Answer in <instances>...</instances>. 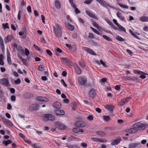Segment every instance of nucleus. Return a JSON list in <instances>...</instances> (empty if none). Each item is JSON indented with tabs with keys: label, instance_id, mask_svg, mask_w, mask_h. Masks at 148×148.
Returning a JSON list of instances; mask_svg holds the SVG:
<instances>
[{
	"label": "nucleus",
	"instance_id": "nucleus-60",
	"mask_svg": "<svg viewBox=\"0 0 148 148\" xmlns=\"http://www.w3.org/2000/svg\"><path fill=\"white\" fill-rule=\"evenodd\" d=\"M34 47L36 49L39 51L40 50V49L39 47H38L35 44H34L33 45Z\"/></svg>",
	"mask_w": 148,
	"mask_h": 148
},
{
	"label": "nucleus",
	"instance_id": "nucleus-39",
	"mask_svg": "<svg viewBox=\"0 0 148 148\" xmlns=\"http://www.w3.org/2000/svg\"><path fill=\"white\" fill-rule=\"evenodd\" d=\"M16 47L18 50L21 51L22 52H23V50L22 48L19 45H16Z\"/></svg>",
	"mask_w": 148,
	"mask_h": 148
},
{
	"label": "nucleus",
	"instance_id": "nucleus-13",
	"mask_svg": "<svg viewBox=\"0 0 148 148\" xmlns=\"http://www.w3.org/2000/svg\"><path fill=\"white\" fill-rule=\"evenodd\" d=\"M104 107L108 110L110 112H112L114 108V106L112 105H106L104 106Z\"/></svg>",
	"mask_w": 148,
	"mask_h": 148
},
{
	"label": "nucleus",
	"instance_id": "nucleus-2",
	"mask_svg": "<svg viewBox=\"0 0 148 148\" xmlns=\"http://www.w3.org/2000/svg\"><path fill=\"white\" fill-rule=\"evenodd\" d=\"M148 125L147 123H142L140 122H138L134 124V127L136 128L137 131L139 129L141 128L145 129Z\"/></svg>",
	"mask_w": 148,
	"mask_h": 148
},
{
	"label": "nucleus",
	"instance_id": "nucleus-7",
	"mask_svg": "<svg viewBox=\"0 0 148 148\" xmlns=\"http://www.w3.org/2000/svg\"><path fill=\"white\" fill-rule=\"evenodd\" d=\"M131 98V97H128L125 98H124L120 102L119 104L121 106H123Z\"/></svg>",
	"mask_w": 148,
	"mask_h": 148
},
{
	"label": "nucleus",
	"instance_id": "nucleus-41",
	"mask_svg": "<svg viewBox=\"0 0 148 148\" xmlns=\"http://www.w3.org/2000/svg\"><path fill=\"white\" fill-rule=\"evenodd\" d=\"M103 119L104 120L106 121H108L110 119V118L109 116H103Z\"/></svg>",
	"mask_w": 148,
	"mask_h": 148
},
{
	"label": "nucleus",
	"instance_id": "nucleus-57",
	"mask_svg": "<svg viewBox=\"0 0 148 148\" xmlns=\"http://www.w3.org/2000/svg\"><path fill=\"white\" fill-rule=\"evenodd\" d=\"M21 80L19 78L17 79L16 80L14 81V82L16 84H18L21 83Z\"/></svg>",
	"mask_w": 148,
	"mask_h": 148
},
{
	"label": "nucleus",
	"instance_id": "nucleus-34",
	"mask_svg": "<svg viewBox=\"0 0 148 148\" xmlns=\"http://www.w3.org/2000/svg\"><path fill=\"white\" fill-rule=\"evenodd\" d=\"M2 26L3 28L4 29H9V27L8 26V23H6L5 24H2Z\"/></svg>",
	"mask_w": 148,
	"mask_h": 148
},
{
	"label": "nucleus",
	"instance_id": "nucleus-21",
	"mask_svg": "<svg viewBox=\"0 0 148 148\" xmlns=\"http://www.w3.org/2000/svg\"><path fill=\"white\" fill-rule=\"evenodd\" d=\"M65 26L68 29L72 31L74 29V26L73 25H71L69 23L66 24Z\"/></svg>",
	"mask_w": 148,
	"mask_h": 148
},
{
	"label": "nucleus",
	"instance_id": "nucleus-5",
	"mask_svg": "<svg viewBox=\"0 0 148 148\" xmlns=\"http://www.w3.org/2000/svg\"><path fill=\"white\" fill-rule=\"evenodd\" d=\"M78 82L80 85H84L86 82V78L85 77H79L78 78Z\"/></svg>",
	"mask_w": 148,
	"mask_h": 148
},
{
	"label": "nucleus",
	"instance_id": "nucleus-52",
	"mask_svg": "<svg viewBox=\"0 0 148 148\" xmlns=\"http://www.w3.org/2000/svg\"><path fill=\"white\" fill-rule=\"evenodd\" d=\"M81 145L83 147L86 148L87 147V144L84 143L82 142L81 144Z\"/></svg>",
	"mask_w": 148,
	"mask_h": 148
},
{
	"label": "nucleus",
	"instance_id": "nucleus-56",
	"mask_svg": "<svg viewBox=\"0 0 148 148\" xmlns=\"http://www.w3.org/2000/svg\"><path fill=\"white\" fill-rule=\"evenodd\" d=\"M21 11L19 10L17 18L18 20H20L21 18Z\"/></svg>",
	"mask_w": 148,
	"mask_h": 148
},
{
	"label": "nucleus",
	"instance_id": "nucleus-19",
	"mask_svg": "<svg viewBox=\"0 0 148 148\" xmlns=\"http://www.w3.org/2000/svg\"><path fill=\"white\" fill-rule=\"evenodd\" d=\"M0 45L2 51L3 52H4L5 51V47L3 44V39L1 36H0Z\"/></svg>",
	"mask_w": 148,
	"mask_h": 148
},
{
	"label": "nucleus",
	"instance_id": "nucleus-26",
	"mask_svg": "<svg viewBox=\"0 0 148 148\" xmlns=\"http://www.w3.org/2000/svg\"><path fill=\"white\" fill-rule=\"evenodd\" d=\"M140 20L143 22H148V16H143L139 19Z\"/></svg>",
	"mask_w": 148,
	"mask_h": 148
},
{
	"label": "nucleus",
	"instance_id": "nucleus-46",
	"mask_svg": "<svg viewBox=\"0 0 148 148\" xmlns=\"http://www.w3.org/2000/svg\"><path fill=\"white\" fill-rule=\"evenodd\" d=\"M7 60L8 63L9 65H11L12 63L10 57L9 56H7Z\"/></svg>",
	"mask_w": 148,
	"mask_h": 148
},
{
	"label": "nucleus",
	"instance_id": "nucleus-3",
	"mask_svg": "<svg viewBox=\"0 0 148 148\" xmlns=\"http://www.w3.org/2000/svg\"><path fill=\"white\" fill-rule=\"evenodd\" d=\"M44 120L47 121H53L55 119V117L53 115L50 114H46L44 115Z\"/></svg>",
	"mask_w": 148,
	"mask_h": 148
},
{
	"label": "nucleus",
	"instance_id": "nucleus-42",
	"mask_svg": "<svg viewBox=\"0 0 148 148\" xmlns=\"http://www.w3.org/2000/svg\"><path fill=\"white\" fill-rule=\"evenodd\" d=\"M32 145L34 148H40V146L36 143L33 144Z\"/></svg>",
	"mask_w": 148,
	"mask_h": 148
},
{
	"label": "nucleus",
	"instance_id": "nucleus-23",
	"mask_svg": "<svg viewBox=\"0 0 148 148\" xmlns=\"http://www.w3.org/2000/svg\"><path fill=\"white\" fill-rule=\"evenodd\" d=\"M140 144V143H132L129 145V148H135Z\"/></svg>",
	"mask_w": 148,
	"mask_h": 148
},
{
	"label": "nucleus",
	"instance_id": "nucleus-4",
	"mask_svg": "<svg viewBox=\"0 0 148 148\" xmlns=\"http://www.w3.org/2000/svg\"><path fill=\"white\" fill-rule=\"evenodd\" d=\"M96 0L104 7H107L108 6L110 8H114L113 7L110 5L108 4L107 3L104 1H103V0Z\"/></svg>",
	"mask_w": 148,
	"mask_h": 148
},
{
	"label": "nucleus",
	"instance_id": "nucleus-35",
	"mask_svg": "<svg viewBox=\"0 0 148 148\" xmlns=\"http://www.w3.org/2000/svg\"><path fill=\"white\" fill-rule=\"evenodd\" d=\"M76 73L78 75L81 74V71L80 68L78 67H77L75 69Z\"/></svg>",
	"mask_w": 148,
	"mask_h": 148
},
{
	"label": "nucleus",
	"instance_id": "nucleus-1",
	"mask_svg": "<svg viewBox=\"0 0 148 148\" xmlns=\"http://www.w3.org/2000/svg\"><path fill=\"white\" fill-rule=\"evenodd\" d=\"M53 28V31L56 36L57 38H60L62 35V26L55 23Z\"/></svg>",
	"mask_w": 148,
	"mask_h": 148
},
{
	"label": "nucleus",
	"instance_id": "nucleus-43",
	"mask_svg": "<svg viewBox=\"0 0 148 148\" xmlns=\"http://www.w3.org/2000/svg\"><path fill=\"white\" fill-rule=\"evenodd\" d=\"M44 69V66L43 65H40L38 67V70L39 71H43Z\"/></svg>",
	"mask_w": 148,
	"mask_h": 148
},
{
	"label": "nucleus",
	"instance_id": "nucleus-54",
	"mask_svg": "<svg viewBox=\"0 0 148 148\" xmlns=\"http://www.w3.org/2000/svg\"><path fill=\"white\" fill-rule=\"evenodd\" d=\"M90 28L94 32L96 33L97 34H99V32L96 30V29L91 27H90Z\"/></svg>",
	"mask_w": 148,
	"mask_h": 148
},
{
	"label": "nucleus",
	"instance_id": "nucleus-9",
	"mask_svg": "<svg viewBox=\"0 0 148 148\" xmlns=\"http://www.w3.org/2000/svg\"><path fill=\"white\" fill-rule=\"evenodd\" d=\"M56 127L58 128L63 130L66 129V127L63 124L59 123H56L55 124Z\"/></svg>",
	"mask_w": 148,
	"mask_h": 148
},
{
	"label": "nucleus",
	"instance_id": "nucleus-48",
	"mask_svg": "<svg viewBox=\"0 0 148 148\" xmlns=\"http://www.w3.org/2000/svg\"><path fill=\"white\" fill-rule=\"evenodd\" d=\"M134 73L135 74H141L143 72L140 71H138L137 70H134Z\"/></svg>",
	"mask_w": 148,
	"mask_h": 148
},
{
	"label": "nucleus",
	"instance_id": "nucleus-24",
	"mask_svg": "<svg viewBox=\"0 0 148 148\" xmlns=\"http://www.w3.org/2000/svg\"><path fill=\"white\" fill-rule=\"evenodd\" d=\"M12 141L10 140H3L2 142V144L3 145L6 147L8 144L11 143Z\"/></svg>",
	"mask_w": 148,
	"mask_h": 148
},
{
	"label": "nucleus",
	"instance_id": "nucleus-8",
	"mask_svg": "<svg viewBox=\"0 0 148 148\" xmlns=\"http://www.w3.org/2000/svg\"><path fill=\"white\" fill-rule=\"evenodd\" d=\"M74 125L78 127H82L85 126L86 124L84 122L80 121L76 122L74 123Z\"/></svg>",
	"mask_w": 148,
	"mask_h": 148
},
{
	"label": "nucleus",
	"instance_id": "nucleus-12",
	"mask_svg": "<svg viewBox=\"0 0 148 148\" xmlns=\"http://www.w3.org/2000/svg\"><path fill=\"white\" fill-rule=\"evenodd\" d=\"M125 132H127L129 133H134L137 132L136 128L134 127V124L132 125V128H131L128 130H126Z\"/></svg>",
	"mask_w": 148,
	"mask_h": 148
},
{
	"label": "nucleus",
	"instance_id": "nucleus-53",
	"mask_svg": "<svg viewBox=\"0 0 148 148\" xmlns=\"http://www.w3.org/2000/svg\"><path fill=\"white\" fill-rule=\"evenodd\" d=\"M107 22L112 27H113V26H114L113 24L111 21L109 20H108L107 21Z\"/></svg>",
	"mask_w": 148,
	"mask_h": 148
},
{
	"label": "nucleus",
	"instance_id": "nucleus-36",
	"mask_svg": "<svg viewBox=\"0 0 148 148\" xmlns=\"http://www.w3.org/2000/svg\"><path fill=\"white\" fill-rule=\"evenodd\" d=\"M116 39L119 41H124L123 38L119 36H116Z\"/></svg>",
	"mask_w": 148,
	"mask_h": 148
},
{
	"label": "nucleus",
	"instance_id": "nucleus-15",
	"mask_svg": "<svg viewBox=\"0 0 148 148\" xmlns=\"http://www.w3.org/2000/svg\"><path fill=\"white\" fill-rule=\"evenodd\" d=\"M117 17L120 19V20L125 22V18L122 15L121 13L119 12H117L116 14Z\"/></svg>",
	"mask_w": 148,
	"mask_h": 148
},
{
	"label": "nucleus",
	"instance_id": "nucleus-59",
	"mask_svg": "<svg viewBox=\"0 0 148 148\" xmlns=\"http://www.w3.org/2000/svg\"><path fill=\"white\" fill-rule=\"evenodd\" d=\"M11 100L12 101H14L16 100V97L14 95H12L10 97Z\"/></svg>",
	"mask_w": 148,
	"mask_h": 148
},
{
	"label": "nucleus",
	"instance_id": "nucleus-61",
	"mask_svg": "<svg viewBox=\"0 0 148 148\" xmlns=\"http://www.w3.org/2000/svg\"><path fill=\"white\" fill-rule=\"evenodd\" d=\"M34 13L35 16L36 17H37L38 16V13L36 10H35L34 11Z\"/></svg>",
	"mask_w": 148,
	"mask_h": 148
},
{
	"label": "nucleus",
	"instance_id": "nucleus-31",
	"mask_svg": "<svg viewBox=\"0 0 148 148\" xmlns=\"http://www.w3.org/2000/svg\"><path fill=\"white\" fill-rule=\"evenodd\" d=\"M60 59L63 62L66 64L69 63V60L66 58H62Z\"/></svg>",
	"mask_w": 148,
	"mask_h": 148
},
{
	"label": "nucleus",
	"instance_id": "nucleus-17",
	"mask_svg": "<svg viewBox=\"0 0 148 148\" xmlns=\"http://www.w3.org/2000/svg\"><path fill=\"white\" fill-rule=\"evenodd\" d=\"M64 112L62 110L58 109L56 110L55 114L56 115H64Z\"/></svg>",
	"mask_w": 148,
	"mask_h": 148
},
{
	"label": "nucleus",
	"instance_id": "nucleus-11",
	"mask_svg": "<svg viewBox=\"0 0 148 148\" xmlns=\"http://www.w3.org/2000/svg\"><path fill=\"white\" fill-rule=\"evenodd\" d=\"M39 108V105L37 104H34L30 106L29 108V110L31 111L33 110H37Z\"/></svg>",
	"mask_w": 148,
	"mask_h": 148
},
{
	"label": "nucleus",
	"instance_id": "nucleus-6",
	"mask_svg": "<svg viewBox=\"0 0 148 148\" xmlns=\"http://www.w3.org/2000/svg\"><path fill=\"white\" fill-rule=\"evenodd\" d=\"M0 83L1 84L6 86L9 87L10 86L8 80L6 78H2L0 79Z\"/></svg>",
	"mask_w": 148,
	"mask_h": 148
},
{
	"label": "nucleus",
	"instance_id": "nucleus-58",
	"mask_svg": "<svg viewBox=\"0 0 148 148\" xmlns=\"http://www.w3.org/2000/svg\"><path fill=\"white\" fill-rule=\"evenodd\" d=\"M61 82L62 83L63 85L65 87H66L67 86V85L65 83L64 80L63 79H62L61 80Z\"/></svg>",
	"mask_w": 148,
	"mask_h": 148
},
{
	"label": "nucleus",
	"instance_id": "nucleus-62",
	"mask_svg": "<svg viewBox=\"0 0 148 148\" xmlns=\"http://www.w3.org/2000/svg\"><path fill=\"white\" fill-rule=\"evenodd\" d=\"M75 9V13L77 14L79 13L80 12L79 10L77 8H76Z\"/></svg>",
	"mask_w": 148,
	"mask_h": 148
},
{
	"label": "nucleus",
	"instance_id": "nucleus-27",
	"mask_svg": "<svg viewBox=\"0 0 148 148\" xmlns=\"http://www.w3.org/2000/svg\"><path fill=\"white\" fill-rule=\"evenodd\" d=\"M13 37L11 35H9L7 36L5 39V42H8L10 41L12 39Z\"/></svg>",
	"mask_w": 148,
	"mask_h": 148
},
{
	"label": "nucleus",
	"instance_id": "nucleus-55",
	"mask_svg": "<svg viewBox=\"0 0 148 148\" xmlns=\"http://www.w3.org/2000/svg\"><path fill=\"white\" fill-rule=\"evenodd\" d=\"M25 53L26 56H27L29 53V50L26 48H25Z\"/></svg>",
	"mask_w": 148,
	"mask_h": 148
},
{
	"label": "nucleus",
	"instance_id": "nucleus-51",
	"mask_svg": "<svg viewBox=\"0 0 148 148\" xmlns=\"http://www.w3.org/2000/svg\"><path fill=\"white\" fill-rule=\"evenodd\" d=\"M87 119L89 121L92 120L93 119V116L91 115L88 116L87 118Z\"/></svg>",
	"mask_w": 148,
	"mask_h": 148
},
{
	"label": "nucleus",
	"instance_id": "nucleus-16",
	"mask_svg": "<svg viewBox=\"0 0 148 148\" xmlns=\"http://www.w3.org/2000/svg\"><path fill=\"white\" fill-rule=\"evenodd\" d=\"M36 99L38 101L45 102H47L49 101V99L47 98L44 97H36Z\"/></svg>",
	"mask_w": 148,
	"mask_h": 148
},
{
	"label": "nucleus",
	"instance_id": "nucleus-38",
	"mask_svg": "<svg viewBox=\"0 0 148 148\" xmlns=\"http://www.w3.org/2000/svg\"><path fill=\"white\" fill-rule=\"evenodd\" d=\"M118 4L122 8H123L125 9H127L128 8V7L127 5H124V4H122L121 3H118Z\"/></svg>",
	"mask_w": 148,
	"mask_h": 148
},
{
	"label": "nucleus",
	"instance_id": "nucleus-28",
	"mask_svg": "<svg viewBox=\"0 0 148 148\" xmlns=\"http://www.w3.org/2000/svg\"><path fill=\"white\" fill-rule=\"evenodd\" d=\"M96 134L101 136L103 137L106 135V133L102 131H97L96 132Z\"/></svg>",
	"mask_w": 148,
	"mask_h": 148
},
{
	"label": "nucleus",
	"instance_id": "nucleus-18",
	"mask_svg": "<svg viewBox=\"0 0 148 148\" xmlns=\"http://www.w3.org/2000/svg\"><path fill=\"white\" fill-rule=\"evenodd\" d=\"M83 49L84 50L86 51L88 53L94 55H96L95 53L90 48L87 47H84Z\"/></svg>",
	"mask_w": 148,
	"mask_h": 148
},
{
	"label": "nucleus",
	"instance_id": "nucleus-30",
	"mask_svg": "<svg viewBox=\"0 0 148 148\" xmlns=\"http://www.w3.org/2000/svg\"><path fill=\"white\" fill-rule=\"evenodd\" d=\"M65 46H66V47H67L69 49H70L71 50H73V51H75L76 50V48H73L72 47L71 45H69V44H66L65 45Z\"/></svg>",
	"mask_w": 148,
	"mask_h": 148
},
{
	"label": "nucleus",
	"instance_id": "nucleus-32",
	"mask_svg": "<svg viewBox=\"0 0 148 148\" xmlns=\"http://www.w3.org/2000/svg\"><path fill=\"white\" fill-rule=\"evenodd\" d=\"M55 4L56 7L58 9L60 8V4L58 1L56 0L55 1Z\"/></svg>",
	"mask_w": 148,
	"mask_h": 148
},
{
	"label": "nucleus",
	"instance_id": "nucleus-25",
	"mask_svg": "<svg viewBox=\"0 0 148 148\" xmlns=\"http://www.w3.org/2000/svg\"><path fill=\"white\" fill-rule=\"evenodd\" d=\"M121 140V139L120 138L116 139L112 142L111 144L112 145H117L120 143Z\"/></svg>",
	"mask_w": 148,
	"mask_h": 148
},
{
	"label": "nucleus",
	"instance_id": "nucleus-37",
	"mask_svg": "<svg viewBox=\"0 0 148 148\" xmlns=\"http://www.w3.org/2000/svg\"><path fill=\"white\" fill-rule=\"evenodd\" d=\"M102 37L107 41H112V40L110 38L106 35H103Z\"/></svg>",
	"mask_w": 148,
	"mask_h": 148
},
{
	"label": "nucleus",
	"instance_id": "nucleus-50",
	"mask_svg": "<svg viewBox=\"0 0 148 148\" xmlns=\"http://www.w3.org/2000/svg\"><path fill=\"white\" fill-rule=\"evenodd\" d=\"M92 0H86L84 2V3L85 4H90L91 3Z\"/></svg>",
	"mask_w": 148,
	"mask_h": 148
},
{
	"label": "nucleus",
	"instance_id": "nucleus-47",
	"mask_svg": "<svg viewBox=\"0 0 148 148\" xmlns=\"http://www.w3.org/2000/svg\"><path fill=\"white\" fill-rule=\"evenodd\" d=\"M92 25L94 26V27L98 28L99 27V26L98 25V24L95 22H93L92 23Z\"/></svg>",
	"mask_w": 148,
	"mask_h": 148
},
{
	"label": "nucleus",
	"instance_id": "nucleus-33",
	"mask_svg": "<svg viewBox=\"0 0 148 148\" xmlns=\"http://www.w3.org/2000/svg\"><path fill=\"white\" fill-rule=\"evenodd\" d=\"M117 26L121 31H123L124 32H126L125 29L120 24H119Z\"/></svg>",
	"mask_w": 148,
	"mask_h": 148
},
{
	"label": "nucleus",
	"instance_id": "nucleus-20",
	"mask_svg": "<svg viewBox=\"0 0 148 148\" xmlns=\"http://www.w3.org/2000/svg\"><path fill=\"white\" fill-rule=\"evenodd\" d=\"M88 94L90 97H93L96 95L95 90L93 89H91L89 91Z\"/></svg>",
	"mask_w": 148,
	"mask_h": 148
},
{
	"label": "nucleus",
	"instance_id": "nucleus-44",
	"mask_svg": "<svg viewBox=\"0 0 148 148\" xmlns=\"http://www.w3.org/2000/svg\"><path fill=\"white\" fill-rule=\"evenodd\" d=\"M79 64L80 66L82 68H84L85 66V62L83 61H81L79 62Z\"/></svg>",
	"mask_w": 148,
	"mask_h": 148
},
{
	"label": "nucleus",
	"instance_id": "nucleus-22",
	"mask_svg": "<svg viewBox=\"0 0 148 148\" xmlns=\"http://www.w3.org/2000/svg\"><path fill=\"white\" fill-rule=\"evenodd\" d=\"M53 105L54 107L58 109L60 108L61 106V103L57 101L54 102Z\"/></svg>",
	"mask_w": 148,
	"mask_h": 148
},
{
	"label": "nucleus",
	"instance_id": "nucleus-45",
	"mask_svg": "<svg viewBox=\"0 0 148 148\" xmlns=\"http://www.w3.org/2000/svg\"><path fill=\"white\" fill-rule=\"evenodd\" d=\"M88 37L91 39H93L94 38V36L93 34L89 33L88 35Z\"/></svg>",
	"mask_w": 148,
	"mask_h": 148
},
{
	"label": "nucleus",
	"instance_id": "nucleus-29",
	"mask_svg": "<svg viewBox=\"0 0 148 148\" xmlns=\"http://www.w3.org/2000/svg\"><path fill=\"white\" fill-rule=\"evenodd\" d=\"M125 79L128 80L135 81L137 79V78L136 77L134 76H127L126 77Z\"/></svg>",
	"mask_w": 148,
	"mask_h": 148
},
{
	"label": "nucleus",
	"instance_id": "nucleus-14",
	"mask_svg": "<svg viewBox=\"0 0 148 148\" xmlns=\"http://www.w3.org/2000/svg\"><path fill=\"white\" fill-rule=\"evenodd\" d=\"M85 12L90 17L94 19H98V18L95 16V15L93 14L90 11L86 10Z\"/></svg>",
	"mask_w": 148,
	"mask_h": 148
},
{
	"label": "nucleus",
	"instance_id": "nucleus-64",
	"mask_svg": "<svg viewBox=\"0 0 148 148\" xmlns=\"http://www.w3.org/2000/svg\"><path fill=\"white\" fill-rule=\"evenodd\" d=\"M7 108L8 110H10L12 109V106L10 104L8 103V104Z\"/></svg>",
	"mask_w": 148,
	"mask_h": 148
},
{
	"label": "nucleus",
	"instance_id": "nucleus-10",
	"mask_svg": "<svg viewBox=\"0 0 148 148\" xmlns=\"http://www.w3.org/2000/svg\"><path fill=\"white\" fill-rule=\"evenodd\" d=\"M91 139L94 141L100 142L101 143H106L108 142L107 140L106 139H101L97 138H93Z\"/></svg>",
	"mask_w": 148,
	"mask_h": 148
},
{
	"label": "nucleus",
	"instance_id": "nucleus-49",
	"mask_svg": "<svg viewBox=\"0 0 148 148\" xmlns=\"http://www.w3.org/2000/svg\"><path fill=\"white\" fill-rule=\"evenodd\" d=\"M73 132L75 133H77L79 132V129L77 128H74L73 129Z\"/></svg>",
	"mask_w": 148,
	"mask_h": 148
},
{
	"label": "nucleus",
	"instance_id": "nucleus-40",
	"mask_svg": "<svg viewBox=\"0 0 148 148\" xmlns=\"http://www.w3.org/2000/svg\"><path fill=\"white\" fill-rule=\"evenodd\" d=\"M20 59L22 61L23 63L25 65H27V61L25 59H24L23 57H22V56H21L20 58Z\"/></svg>",
	"mask_w": 148,
	"mask_h": 148
},
{
	"label": "nucleus",
	"instance_id": "nucleus-63",
	"mask_svg": "<svg viewBox=\"0 0 148 148\" xmlns=\"http://www.w3.org/2000/svg\"><path fill=\"white\" fill-rule=\"evenodd\" d=\"M46 52L50 56H51L52 54V52L49 50H48V49L47 50H46Z\"/></svg>",
	"mask_w": 148,
	"mask_h": 148
}]
</instances>
